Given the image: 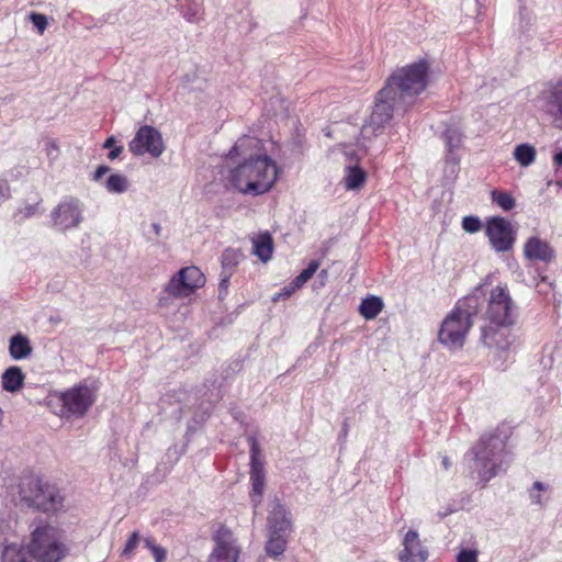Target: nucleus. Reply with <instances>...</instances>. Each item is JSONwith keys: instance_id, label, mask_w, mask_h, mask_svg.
I'll use <instances>...</instances> for the list:
<instances>
[{"instance_id": "1a4fd4ad", "label": "nucleus", "mask_w": 562, "mask_h": 562, "mask_svg": "<svg viewBox=\"0 0 562 562\" xmlns=\"http://www.w3.org/2000/svg\"><path fill=\"white\" fill-rule=\"evenodd\" d=\"M27 548L37 562H60L68 554V548L60 540L57 529L48 525L32 531Z\"/></svg>"}, {"instance_id": "dca6fc26", "label": "nucleus", "mask_w": 562, "mask_h": 562, "mask_svg": "<svg viewBox=\"0 0 562 562\" xmlns=\"http://www.w3.org/2000/svg\"><path fill=\"white\" fill-rule=\"evenodd\" d=\"M486 235L492 247L498 252L508 251L515 241V231L512 223L499 216L487 221Z\"/></svg>"}, {"instance_id": "ea45409f", "label": "nucleus", "mask_w": 562, "mask_h": 562, "mask_svg": "<svg viewBox=\"0 0 562 562\" xmlns=\"http://www.w3.org/2000/svg\"><path fill=\"white\" fill-rule=\"evenodd\" d=\"M553 165L555 167L554 181L562 187V148H558L553 156Z\"/></svg>"}, {"instance_id": "f8f14e48", "label": "nucleus", "mask_w": 562, "mask_h": 562, "mask_svg": "<svg viewBox=\"0 0 562 562\" xmlns=\"http://www.w3.org/2000/svg\"><path fill=\"white\" fill-rule=\"evenodd\" d=\"M250 448V501L256 508L260 502L265 490V458L256 436L247 438Z\"/></svg>"}, {"instance_id": "aec40b11", "label": "nucleus", "mask_w": 562, "mask_h": 562, "mask_svg": "<svg viewBox=\"0 0 562 562\" xmlns=\"http://www.w3.org/2000/svg\"><path fill=\"white\" fill-rule=\"evenodd\" d=\"M524 254L526 258L532 261L551 262L555 258L554 249L539 237H530L525 246Z\"/></svg>"}, {"instance_id": "6ab92c4d", "label": "nucleus", "mask_w": 562, "mask_h": 562, "mask_svg": "<svg viewBox=\"0 0 562 562\" xmlns=\"http://www.w3.org/2000/svg\"><path fill=\"white\" fill-rule=\"evenodd\" d=\"M291 529L290 512L280 502H277L268 516V531L274 535H289Z\"/></svg>"}, {"instance_id": "7ed1b4c3", "label": "nucleus", "mask_w": 562, "mask_h": 562, "mask_svg": "<svg viewBox=\"0 0 562 562\" xmlns=\"http://www.w3.org/2000/svg\"><path fill=\"white\" fill-rule=\"evenodd\" d=\"M12 503H24L46 514H55L64 508V496L59 488L42 477L27 474L19 479L16 486L7 490Z\"/></svg>"}, {"instance_id": "2eb2a0df", "label": "nucleus", "mask_w": 562, "mask_h": 562, "mask_svg": "<svg viewBox=\"0 0 562 562\" xmlns=\"http://www.w3.org/2000/svg\"><path fill=\"white\" fill-rule=\"evenodd\" d=\"M512 326L486 324L480 328L479 340L484 347L497 353L507 352L515 341V336L510 329Z\"/></svg>"}, {"instance_id": "b1692460", "label": "nucleus", "mask_w": 562, "mask_h": 562, "mask_svg": "<svg viewBox=\"0 0 562 562\" xmlns=\"http://www.w3.org/2000/svg\"><path fill=\"white\" fill-rule=\"evenodd\" d=\"M383 307L384 303L380 296L368 295L367 297L362 299L358 311L364 319L371 321L382 312Z\"/></svg>"}, {"instance_id": "bb28decb", "label": "nucleus", "mask_w": 562, "mask_h": 562, "mask_svg": "<svg viewBox=\"0 0 562 562\" xmlns=\"http://www.w3.org/2000/svg\"><path fill=\"white\" fill-rule=\"evenodd\" d=\"M103 187L110 193L121 194L128 189V179L121 173L110 175L103 182Z\"/></svg>"}, {"instance_id": "5701e85b", "label": "nucleus", "mask_w": 562, "mask_h": 562, "mask_svg": "<svg viewBox=\"0 0 562 562\" xmlns=\"http://www.w3.org/2000/svg\"><path fill=\"white\" fill-rule=\"evenodd\" d=\"M24 380L25 374L20 367H9L2 372V389L10 393H16L23 387Z\"/></svg>"}, {"instance_id": "58836bf2", "label": "nucleus", "mask_w": 562, "mask_h": 562, "mask_svg": "<svg viewBox=\"0 0 562 562\" xmlns=\"http://www.w3.org/2000/svg\"><path fill=\"white\" fill-rule=\"evenodd\" d=\"M40 202L33 204H26L23 207L19 209L15 214V217H19V221L30 218L38 213Z\"/></svg>"}, {"instance_id": "20e7f679", "label": "nucleus", "mask_w": 562, "mask_h": 562, "mask_svg": "<svg viewBox=\"0 0 562 562\" xmlns=\"http://www.w3.org/2000/svg\"><path fill=\"white\" fill-rule=\"evenodd\" d=\"M508 436L505 431L495 429L481 436L479 441L472 447L470 453L473 456V469L477 472L479 479L487 483L501 471L507 460Z\"/></svg>"}, {"instance_id": "603ef678", "label": "nucleus", "mask_w": 562, "mask_h": 562, "mask_svg": "<svg viewBox=\"0 0 562 562\" xmlns=\"http://www.w3.org/2000/svg\"><path fill=\"white\" fill-rule=\"evenodd\" d=\"M441 463L445 470H449V468L451 467V462L448 457H443Z\"/></svg>"}, {"instance_id": "79ce46f5", "label": "nucleus", "mask_w": 562, "mask_h": 562, "mask_svg": "<svg viewBox=\"0 0 562 562\" xmlns=\"http://www.w3.org/2000/svg\"><path fill=\"white\" fill-rule=\"evenodd\" d=\"M233 273L232 271H221L220 274V283H218V297L223 300L225 295L227 294V290L229 286V281Z\"/></svg>"}, {"instance_id": "37998d69", "label": "nucleus", "mask_w": 562, "mask_h": 562, "mask_svg": "<svg viewBox=\"0 0 562 562\" xmlns=\"http://www.w3.org/2000/svg\"><path fill=\"white\" fill-rule=\"evenodd\" d=\"M296 290H299L297 286H294V283L291 282L290 284L283 286L278 293H276L272 297L273 302H278L280 300H286L289 299Z\"/></svg>"}, {"instance_id": "c9c22d12", "label": "nucleus", "mask_w": 562, "mask_h": 562, "mask_svg": "<svg viewBox=\"0 0 562 562\" xmlns=\"http://www.w3.org/2000/svg\"><path fill=\"white\" fill-rule=\"evenodd\" d=\"M44 151L49 162L53 164L59 157V146L54 139H46L44 142Z\"/></svg>"}, {"instance_id": "cd10ccee", "label": "nucleus", "mask_w": 562, "mask_h": 562, "mask_svg": "<svg viewBox=\"0 0 562 562\" xmlns=\"http://www.w3.org/2000/svg\"><path fill=\"white\" fill-rule=\"evenodd\" d=\"M244 259V254L239 249L227 248L222 252L221 263L223 271L234 272L238 263Z\"/></svg>"}, {"instance_id": "9d476101", "label": "nucleus", "mask_w": 562, "mask_h": 562, "mask_svg": "<svg viewBox=\"0 0 562 562\" xmlns=\"http://www.w3.org/2000/svg\"><path fill=\"white\" fill-rule=\"evenodd\" d=\"M83 203L75 196H65L50 212L52 227L58 232L76 229L83 222Z\"/></svg>"}, {"instance_id": "a18cd8bd", "label": "nucleus", "mask_w": 562, "mask_h": 562, "mask_svg": "<svg viewBox=\"0 0 562 562\" xmlns=\"http://www.w3.org/2000/svg\"><path fill=\"white\" fill-rule=\"evenodd\" d=\"M151 553L156 562H164L166 560V550L160 546H156Z\"/></svg>"}, {"instance_id": "49530a36", "label": "nucleus", "mask_w": 562, "mask_h": 562, "mask_svg": "<svg viewBox=\"0 0 562 562\" xmlns=\"http://www.w3.org/2000/svg\"><path fill=\"white\" fill-rule=\"evenodd\" d=\"M109 171H110V167H108V166H105V165H101V166H99V167L95 169V171H94V173H93V176H92V180H93V181H95V182H99V181L102 179V177H103L105 173H108Z\"/></svg>"}, {"instance_id": "c03bdc74", "label": "nucleus", "mask_w": 562, "mask_h": 562, "mask_svg": "<svg viewBox=\"0 0 562 562\" xmlns=\"http://www.w3.org/2000/svg\"><path fill=\"white\" fill-rule=\"evenodd\" d=\"M477 551L471 549H462L457 554V562H479L477 560Z\"/></svg>"}, {"instance_id": "6e6552de", "label": "nucleus", "mask_w": 562, "mask_h": 562, "mask_svg": "<svg viewBox=\"0 0 562 562\" xmlns=\"http://www.w3.org/2000/svg\"><path fill=\"white\" fill-rule=\"evenodd\" d=\"M408 108L400 104V99L391 92V86H383L375 94L374 105L369 119L361 128L364 138L380 133L393 117L394 112H406Z\"/></svg>"}, {"instance_id": "e433bc0d", "label": "nucleus", "mask_w": 562, "mask_h": 562, "mask_svg": "<svg viewBox=\"0 0 562 562\" xmlns=\"http://www.w3.org/2000/svg\"><path fill=\"white\" fill-rule=\"evenodd\" d=\"M116 139L114 136H110L105 139L103 147L109 148L110 151L108 154V158L110 160H115L120 157V155L123 153V146H115Z\"/></svg>"}, {"instance_id": "473e14b6", "label": "nucleus", "mask_w": 562, "mask_h": 562, "mask_svg": "<svg viewBox=\"0 0 562 562\" xmlns=\"http://www.w3.org/2000/svg\"><path fill=\"white\" fill-rule=\"evenodd\" d=\"M492 201L504 211H510L515 206V199L505 191L494 190L492 192Z\"/></svg>"}, {"instance_id": "a19ab883", "label": "nucleus", "mask_w": 562, "mask_h": 562, "mask_svg": "<svg viewBox=\"0 0 562 562\" xmlns=\"http://www.w3.org/2000/svg\"><path fill=\"white\" fill-rule=\"evenodd\" d=\"M29 18L33 25L36 27L37 32L42 35L48 24L46 15L37 12H31Z\"/></svg>"}, {"instance_id": "c756f323", "label": "nucleus", "mask_w": 562, "mask_h": 562, "mask_svg": "<svg viewBox=\"0 0 562 562\" xmlns=\"http://www.w3.org/2000/svg\"><path fill=\"white\" fill-rule=\"evenodd\" d=\"M289 535H274L269 532V538L266 544V551L271 557L281 555L286 548V537Z\"/></svg>"}, {"instance_id": "4c0bfd02", "label": "nucleus", "mask_w": 562, "mask_h": 562, "mask_svg": "<svg viewBox=\"0 0 562 562\" xmlns=\"http://www.w3.org/2000/svg\"><path fill=\"white\" fill-rule=\"evenodd\" d=\"M482 223L477 216L468 215L462 220V228L468 233H476L481 229Z\"/></svg>"}, {"instance_id": "8fccbe9b", "label": "nucleus", "mask_w": 562, "mask_h": 562, "mask_svg": "<svg viewBox=\"0 0 562 562\" xmlns=\"http://www.w3.org/2000/svg\"><path fill=\"white\" fill-rule=\"evenodd\" d=\"M143 543L150 551L157 546L150 537L144 538Z\"/></svg>"}, {"instance_id": "412c9836", "label": "nucleus", "mask_w": 562, "mask_h": 562, "mask_svg": "<svg viewBox=\"0 0 562 562\" xmlns=\"http://www.w3.org/2000/svg\"><path fill=\"white\" fill-rule=\"evenodd\" d=\"M2 562H30L24 552L23 540L14 536V540L2 539Z\"/></svg>"}, {"instance_id": "f3484780", "label": "nucleus", "mask_w": 562, "mask_h": 562, "mask_svg": "<svg viewBox=\"0 0 562 562\" xmlns=\"http://www.w3.org/2000/svg\"><path fill=\"white\" fill-rule=\"evenodd\" d=\"M538 101L541 111L557 128L562 131V81L547 86Z\"/></svg>"}, {"instance_id": "39448f33", "label": "nucleus", "mask_w": 562, "mask_h": 562, "mask_svg": "<svg viewBox=\"0 0 562 562\" xmlns=\"http://www.w3.org/2000/svg\"><path fill=\"white\" fill-rule=\"evenodd\" d=\"M95 402V391L87 382L49 394L46 398L47 407L64 419L82 418Z\"/></svg>"}, {"instance_id": "4be33fe9", "label": "nucleus", "mask_w": 562, "mask_h": 562, "mask_svg": "<svg viewBox=\"0 0 562 562\" xmlns=\"http://www.w3.org/2000/svg\"><path fill=\"white\" fill-rule=\"evenodd\" d=\"M33 351L31 341L27 336L18 333L9 340V355L13 360H24L31 356Z\"/></svg>"}, {"instance_id": "f704fd0d", "label": "nucleus", "mask_w": 562, "mask_h": 562, "mask_svg": "<svg viewBox=\"0 0 562 562\" xmlns=\"http://www.w3.org/2000/svg\"><path fill=\"white\" fill-rule=\"evenodd\" d=\"M140 541L142 539L139 537L138 531H134L126 541L125 547L122 551V555L126 558L132 557Z\"/></svg>"}, {"instance_id": "09e8293b", "label": "nucleus", "mask_w": 562, "mask_h": 562, "mask_svg": "<svg viewBox=\"0 0 562 562\" xmlns=\"http://www.w3.org/2000/svg\"><path fill=\"white\" fill-rule=\"evenodd\" d=\"M531 488L533 491L541 492V491H547L548 490V485H546L542 482L536 481Z\"/></svg>"}, {"instance_id": "f257e3e1", "label": "nucleus", "mask_w": 562, "mask_h": 562, "mask_svg": "<svg viewBox=\"0 0 562 562\" xmlns=\"http://www.w3.org/2000/svg\"><path fill=\"white\" fill-rule=\"evenodd\" d=\"M261 142L256 137L243 136L231 149L228 156H241L244 161L231 170L229 183L239 192L259 195L268 192L278 177L276 162L266 154H258Z\"/></svg>"}, {"instance_id": "5fc2aeb1", "label": "nucleus", "mask_w": 562, "mask_h": 562, "mask_svg": "<svg viewBox=\"0 0 562 562\" xmlns=\"http://www.w3.org/2000/svg\"><path fill=\"white\" fill-rule=\"evenodd\" d=\"M49 322H50V323H59V322H60V318H59V317H50V318H49Z\"/></svg>"}, {"instance_id": "f03ea898", "label": "nucleus", "mask_w": 562, "mask_h": 562, "mask_svg": "<svg viewBox=\"0 0 562 562\" xmlns=\"http://www.w3.org/2000/svg\"><path fill=\"white\" fill-rule=\"evenodd\" d=\"M483 296L481 288L459 300L443 318L438 333V340L449 350H460L463 348L467 335L473 326V317L480 312Z\"/></svg>"}, {"instance_id": "864d4df0", "label": "nucleus", "mask_w": 562, "mask_h": 562, "mask_svg": "<svg viewBox=\"0 0 562 562\" xmlns=\"http://www.w3.org/2000/svg\"><path fill=\"white\" fill-rule=\"evenodd\" d=\"M319 277H321V278H323V279H325V278L327 277V270H322V271L319 272Z\"/></svg>"}, {"instance_id": "a878e982", "label": "nucleus", "mask_w": 562, "mask_h": 562, "mask_svg": "<svg viewBox=\"0 0 562 562\" xmlns=\"http://www.w3.org/2000/svg\"><path fill=\"white\" fill-rule=\"evenodd\" d=\"M344 179L347 190H358L364 184L367 173L359 166H348Z\"/></svg>"}, {"instance_id": "9b49d317", "label": "nucleus", "mask_w": 562, "mask_h": 562, "mask_svg": "<svg viewBox=\"0 0 562 562\" xmlns=\"http://www.w3.org/2000/svg\"><path fill=\"white\" fill-rule=\"evenodd\" d=\"M212 540L214 548L207 558V562H238L241 548L231 528L220 524L212 533Z\"/></svg>"}, {"instance_id": "c85d7f7f", "label": "nucleus", "mask_w": 562, "mask_h": 562, "mask_svg": "<svg viewBox=\"0 0 562 562\" xmlns=\"http://www.w3.org/2000/svg\"><path fill=\"white\" fill-rule=\"evenodd\" d=\"M182 16L190 23H196L203 15L202 0H188L182 7Z\"/></svg>"}, {"instance_id": "4468645a", "label": "nucleus", "mask_w": 562, "mask_h": 562, "mask_svg": "<svg viewBox=\"0 0 562 562\" xmlns=\"http://www.w3.org/2000/svg\"><path fill=\"white\" fill-rule=\"evenodd\" d=\"M128 148L135 156L149 154L157 158L165 150V144L161 134L153 126L144 125L138 128L133 139L130 142Z\"/></svg>"}, {"instance_id": "a211bd4d", "label": "nucleus", "mask_w": 562, "mask_h": 562, "mask_svg": "<svg viewBox=\"0 0 562 562\" xmlns=\"http://www.w3.org/2000/svg\"><path fill=\"white\" fill-rule=\"evenodd\" d=\"M428 551L423 547L419 536L414 530H408L403 540V550L398 554L401 562H425Z\"/></svg>"}, {"instance_id": "423d86ee", "label": "nucleus", "mask_w": 562, "mask_h": 562, "mask_svg": "<svg viewBox=\"0 0 562 562\" xmlns=\"http://www.w3.org/2000/svg\"><path fill=\"white\" fill-rule=\"evenodd\" d=\"M428 64L419 60L396 69L386 80L384 86H391V92L397 95L400 104L411 108L427 87Z\"/></svg>"}, {"instance_id": "3c124183", "label": "nucleus", "mask_w": 562, "mask_h": 562, "mask_svg": "<svg viewBox=\"0 0 562 562\" xmlns=\"http://www.w3.org/2000/svg\"><path fill=\"white\" fill-rule=\"evenodd\" d=\"M150 227H151V231H153L154 235H155L156 237H158V236L160 235V233H161V226H160V224H158V223H153Z\"/></svg>"}, {"instance_id": "de8ad7c7", "label": "nucleus", "mask_w": 562, "mask_h": 562, "mask_svg": "<svg viewBox=\"0 0 562 562\" xmlns=\"http://www.w3.org/2000/svg\"><path fill=\"white\" fill-rule=\"evenodd\" d=\"M529 497L531 499V504L537 506H543V502L540 495V492L533 491L532 488L529 491Z\"/></svg>"}, {"instance_id": "0eeeda50", "label": "nucleus", "mask_w": 562, "mask_h": 562, "mask_svg": "<svg viewBox=\"0 0 562 562\" xmlns=\"http://www.w3.org/2000/svg\"><path fill=\"white\" fill-rule=\"evenodd\" d=\"M479 288L483 291L480 312L485 304L484 319L492 325H514L518 316V307L513 301L507 285H496L490 291L487 299L484 288L482 285Z\"/></svg>"}, {"instance_id": "7c9ffc66", "label": "nucleus", "mask_w": 562, "mask_h": 562, "mask_svg": "<svg viewBox=\"0 0 562 562\" xmlns=\"http://www.w3.org/2000/svg\"><path fill=\"white\" fill-rule=\"evenodd\" d=\"M514 157L522 167H528L536 160V149L529 144H519L514 150Z\"/></svg>"}, {"instance_id": "393cba45", "label": "nucleus", "mask_w": 562, "mask_h": 562, "mask_svg": "<svg viewBox=\"0 0 562 562\" xmlns=\"http://www.w3.org/2000/svg\"><path fill=\"white\" fill-rule=\"evenodd\" d=\"M254 254L263 262L271 259L273 243L270 234L265 233L252 239Z\"/></svg>"}, {"instance_id": "72a5a7b5", "label": "nucleus", "mask_w": 562, "mask_h": 562, "mask_svg": "<svg viewBox=\"0 0 562 562\" xmlns=\"http://www.w3.org/2000/svg\"><path fill=\"white\" fill-rule=\"evenodd\" d=\"M319 263L317 260H312L307 267L293 279L294 286L302 288L317 271Z\"/></svg>"}, {"instance_id": "ddd939ff", "label": "nucleus", "mask_w": 562, "mask_h": 562, "mask_svg": "<svg viewBox=\"0 0 562 562\" xmlns=\"http://www.w3.org/2000/svg\"><path fill=\"white\" fill-rule=\"evenodd\" d=\"M204 276L194 266L180 269L168 282L165 292L175 297H187L204 285Z\"/></svg>"}, {"instance_id": "2f4dec72", "label": "nucleus", "mask_w": 562, "mask_h": 562, "mask_svg": "<svg viewBox=\"0 0 562 562\" xmlns=\"http://www.w3.org/2000/svg\"><path fill=\"white\" fill-rule=\"evenodd\" d=\"M443 139L449 154L462 145V134L456 127H448L443 133Z\"/></svg>"}]
</instances>
